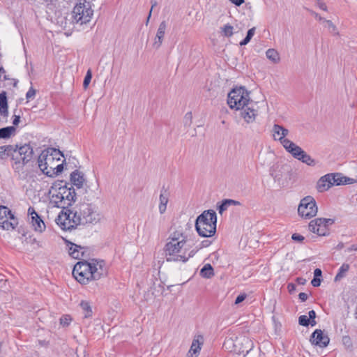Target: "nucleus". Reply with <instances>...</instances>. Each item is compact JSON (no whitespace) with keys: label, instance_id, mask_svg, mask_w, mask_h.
Segmentation results:
<instances>
[{"label":"nucleus","instance_id":"nucleus-1","mask_svg":"<svg viewBox=\"0 0 357 357\" xmlns=\"http://www.w3.org/2000/svg\"><path fill=\"white\" fill-rule=\"evenodd\" d=\"M164 251L167 261L181 262H186L196 252L188 247L187 235L181 227L169 234Z\"/></svg>","mask_w":357,"mask_h":357},{"label":"nucleus","instance_id":"nucleus-2","mask_svg":"<svg viewBox=\"0 0 357 357\" xmlns=\"http://www.w3.org/2000/svg\"><path fill=\"white\" fill-rule=\"evenodd\" d=\"M227 104L231 109L241 110V116L248 123L255 121L257 104L250 100V92L244 86L236 87L229 93Z\"/></svg>","mask_w":357,"mask_h":357},{"label":"nucleus","instance_id":"nucleus-3","mask_svg":"<svg viewBox=\"0 0 357 357\" xmlns=\"http://www.w3.org/2000/svg\"><path fill=\"white\" fill-rule=\"evenodd\" d=\"M107 274L102 261L77 262L73 270V275L81 284H86L90 280H97Z\"/></svg>","mask_w":357,"mask_h":357},{"label":"nucleus","instance_id":"nucleus-4","mask_svg":"<svg viewBox=\"0 0 357 357\" xmlns=\"http://www.w3.org/2000/svg\"><path fill=\"white\" fill-rule=\"evenodd\" d=\"M217 215L213 210L204 211L195 222V228L199 236L211 237L216 232Z\"/></svg>","mask_w":357,"mask_h":357},{"label":"nucleus","instance_id":"nucleus-5","mask_svg":"<svg viewBox=\"0 0 357 357\" xmlns=\"http://www.w3.org/2000/svg\"><path fill=\"white\" fill-rule=\"evenodd\" d=\"M61 157H63V155L59 150L54 148L46 149L38 156V167L44 174L52 177L54 174V166Z\"/></svg>","mask_w":357,"mask_h":357},{"label":"nucleus","instance_id":"nucleus-6","mask_svg":"<svg viewBox=\"0 0 357 357\" xmlns=\"http://www.w3.org/2000/svg\"><path fill=\"white\" fill-rule=\"evenodd\" d=\"M93 15L91 3L86 0L77 2L71 12L72 22L80 26L89 24Z\"/></svg>","mask_w":357,"mask_h":357},{"label":"nucleus","instance_id":"nucleus-7","mask_svg":"<svg viewBox=\"0 0 357 357\" xmlns=\"http://www.w3.org/2000/svg\"><path fill=\"white\" fill-rule=\"evenodd\" d=\"M33 153V149L28 144L20 146H13V151L12 153L13 163L12 166L14 170L18 173L22 172L24 166L31 160Z\"/></svg>","mask_w":357,"mask_h":357},{"label":"nucleus","instance_id":"nucleus-8","mask_svg":"<svg viewBox=\"0 0 357 357\" xmlns=\"http://www.w3.org/2000/svg\"><path fill=\"white\" fill-rule=\"evenodd\" d=\"M75 209L77 215H78L79 225H95L101 219V215L98 211L97 207L91 204L82 203L75 207Z\"/></svg>","mask_w":357,"mask_h":357},{"label":"nucleus","instance_id":"nucleus-9","mask_svg":"<svg viewBox=\"0 0 357 357\" xmlns=\"http://www.w3.org/2000/svg\"><path fill=\"white\" fill-rule=\"evenodd\" d=\"M356 182V180L349 177L344 176L340 173L328 174L321 176L317 183V190L319 192L328 190L333 185L351 184Z\"/></svg>","mask_w":357,"mask_h":357},{"label":"nucleus","instance_id":"nucleus-10","mask_svg":"<svg viewBox=\"0 0 357 357\" xmlns=\"http://www.w3.org/2000/svg\"><path fill=\"white\" fill-rule=\"evenodd\" d=\"M77 216L75 208L72 210L66 208L58 215L56 222L62 229L71 230L79 225Z\"/></svg>","mask_w":357,"mask_h":357},{"label":"nucleus","instance_id":"nucleus-11","mask_svg":"<svg viewBox=\"0 0 357 357\" xmlns=\"http://www.w3.org/2000/svg\"><path fill=\"white\" fill-rule=\"evenodd\" d=\"M318 208L314 199L310 196L302 199L298 208L299 215L310 219L317 213Z\"/></svg>","mask_w":357,"mask_h":357},{"label":"nucleus","instance_id":"nucleus-12","mask_svg":"<svg viewBox=\"0 0 357 357\" xmlns=\"http://www.w3.org/2000/svg\"><path fill=\"white\" fill-rule=\"evenodd\" d=\"M334 220L331 218H316L309 224V229L319 236H326L328 233V225H332Z\"/></svg>","mask_w":357,"mask_h":357},{"label":"nucleus","instance_id":"nucleus-13","mask_svg":"<svg viewBox=\"0 0 357 357\" xmlns=\"http://www.w3.org/2000/svg\"><path fill=\"white\" fill-rule=\"evenodd\" d=\"M289 132L288 129L279 124H274L272 128L274 140L279 141L283 147L291 141L286 138Z\"/></svg>","mask_w":357,"mask_h":357},{"label":"nucleus","instance_id":"nucleus-14","mask_svg":"<svg viewBox=\"0 0 357 357\" xmlns=\"http://www.w3.org/2000/svg\"><path fill=\"white\" fill-rule=\"evenodd\" d=\"M310 342L312 344L324 348L328 345L330 338L327 335H324L321 330L317 329L312 333L310 337Z\"/></svg>","mask_w":357,"mask_h":357},{"label":"nucleus","instance_id":"nucleus-15","mask_svg":"<svg viewBox=\"0 0 357 357\" xmlns=\"http://www.w3.org/2000/svg\"><path fill=\"white\" fill-rule=\"evenodd\" d=\"M59 193L64 198L66 208L75 201L76 193L73 188H68L66 185H61L59 187Z\"/></svg>","mask_w":357,"mask_h":357},{"label":"nucleus","instance_id":"nucleus-16","mask_svg":"<svg viewBox=\"0 0 357 357\" xmlns=\"http://www.w3.org/2000/svg\"><path fill=\"white\" fill-rule=\"evenodd\" d=\"M28 214L31 216V224L34 230L42 232L45 229V225L33 207L29 208Z\"/></svg>","mask_w":357,"mask_h":357},{"label":"nucleus","instance_id":"nucleus-17","mask_svg":"<svg viewBox=\"0 0 357 357\" xmlns=\"http://www.w3.org/2000/svg\"><path fill=\"white\" fill-rule=\"evenodd\" d=\"M51 195L50 202L54 204V206L66 209L64 198L62 197L61 193H59V188L52 187L50 190Z\"/></svg>","mask_w":357,"mask_h":357},{"label":"nucleus","instance_id":"nucleus-18","mask_svg":"<svg viewBox=\"0 0 357 357\" xmlns=\"http://www.w3.org/2000/svg\"><path fill=\"white\" fill-rule=\"evenodd\" d=\"M167 29V24L165 21L162 22L158 29L155 41L153 44V46L155 49H158L162 45V40L165 33V30Z\"/></svg>","mask_w":357,"mask_h":357},{"label":"nucleus","instance_id":"nucleus-19","mask_svg":"<svg viewBox=\"0 0 357 357\" xmlns=\"http://www.w3.org/2000/svg\"><path fill=\"white\" fill-rule=\"evenodd\" d=\"M284 149L296 159L299 160L304 151L293 142L290 141Z\"/></svg>","mask_w":357,"mask_h":357},{"label":"nucleus","instance_id":"nucleus-20","mask_svg":"<svg viewBox=\"0 0 357 357\" xmlns=\"http://www.w3.org/2000/svg\"><path fill=\"white\" fill-rule=\"evenodd\" d=\"M169 192L167 190L162 188L160 195L159 211L160 214H163L167 209V205L169 202Z\"/></svg>","mask_w":357,"mask_h":357},{"label":"nucleus","instance_id":"nucleus-21","mask_svg":"<svg viewBox=\"0 0 357 357\" xmlns=\"http://www.w3.org/2000/svg\"><path fill=\"white\" fill-rule=\"evenodd\" d=\"M17 225V220L13 214L7 218V220H2L0 222V227L3 229L10 230L14 229Z\"/></svg>","mask_w":357,"mask_h":357},{"label":"nucleus","instance_id":"nucleus-22","mask_svg":"<svg viewBox=\"0 0 357 357\" xmlns=\"http://www.w3.org/2000/svg\"><path fill=\"white\" fill-rule=\"evenodd\" d=\"M241 203L238 201L226 199L222 201V202L219 204L217 209L218 213L222 215L227 208L231 206H238Z\"/></svg>","mask_w":357,"mask_h":357},{"label":"nucleus","instance_id":"nucleus-23","mask_svg":"<svg viewBox=\"0 0 357 357\" xmlns=\"http://www.w3.org/2000/svg\"><path fill=\"white\" fill-rule=\"evenodd\" d=\"M83 248L74 243H70L68 246L69 255L74 259H80L83 255Z\"/></svg>","mask_w":357,"mask_h":357},{"label":"nucleus","instance_id":"nucleus-24","mask_svg":"<svg viewBox=\"0 0 357 357\" xmlns=\"http://www.w3.org/2000/svg\"><path fill=\"white\" fill-rule=\"evenodd\" d=\"M70 181L72 183L78 188H82L84 178L83 174L77 170L74 171L70 175Z\"/></svg>","mask_w":357,"mask_h":357},{"label":"nucleus","instance_id":"nucleus-25","mask_svg":"<svg viewBox=\"0 0 357 357\" xmlns=\"http://www.w3.org/2000/svg\"><path fill=\"white\" fill-rule=\"evenodd\" d=\"M8 113L6 93L3 91L0 93V114L4 116H6Z\"/></svg>","mask_w":357,"mask_h":357},{"label":"nucleus","instance_id":"nucleus-26","mask_svg":"<svg viewBox=\"0 0 357 357\" xmlns=\"http://www.w3.org/2000/svg\"><path fill=\"white\" fill-rule=\"evenodd\" d=\"M13 151V146L6 145L0 146V159H5L8 157L12 158V153Z\"/></svg>","mask_w":357,"mask_h":357},{"label":"nucleus","instance_id":"nucleus-27","mask_svg":"<svg viewBox=\"0 0 357 357\" xmlns=\"http://www.w3.org/2000/svg\"><path fill=\"white\" fill-rule=\"evenodd\" d=\"M200 275L205 278H211L214 275L212 266L210 264H205L200 271Z\"/></svg>","mask_w":357,"mask_h":357},{"label":"nucleus","instance_id":"nucleus-28","mask_svg":"<svg viewBox=\"0 0 357 357\" xmlns=\"http://www.w3.org/2000/svg\"><path fill=\"white\" fill-rule=\"evenodd\" d=\"M266 57L274 63H278L280 61V56L278 52L274 49H268L266 52Z\"/></svg>","mask_w":357,"mask_h":357},{"label":"nucleus","instance_id":"nucleus-29","mask_svg":"<svg viewBox=\"0 0 357 357\" xmlns=\"http://www.w3.org/2000/svg\"><path fill=\"white\" fill-rule=\"evenodd\" d=\"M80 307L82 308L84 318H89L92 315V309L89 302L82 301L79 304Z\"/></svg>","mask_w":357,"mask_h":357},{"label":"nucleus","instance_id":"nucleus-30","mask_svg":"<svg viewBox=\"0 0 357 357\" xmlns=\"http://www.w3.org/2000/svg\"><path fill=\"white\" fill-rule=\"evenodd\" d=\"M199 339L202 340V337L199 336L197 339L193 340L189 352H192L194 354L196 355L199 353V351L201 349V344H202Z\"/></svg>","mask_w":357,"mask_h":357},{"label":"nucleus","instance_id":"nucleus-31","mask_svg":"<svg viewBox=\"0 0 357 357\" xmlns=\"http://www.w3.org/2000/svg\"><path fill=\"white\" fill-rule=\"evenodd\" d=\"M15 131L13 126H8L0 129V138L6 139L9 138L12 134Z\"/></svg>","mask_w":357,"mask_h":357},{"label":"nucleus","instance_id":"nucleus-32","mask_svg":"<svg viewBox=\"0 0 357 357\" xmlns=\"http://www.w3.org/2000/svg\"><path fill=\"white\" fill-rule=\"evenodd\" d=\"M349 265L348 264H343L339 268L338 273H337L335 281L340 280L342 278L345 277L347 273L349 270Z\"/></svg>","mask_w":357,"mask_h":357},{"label":"nucleus","instance_id":"nucleus-33","mask_svg":"<svg viewBox=\"0 0 357 357\" xmlns=\"http://www.w3.org/2000/svg\"><path fill=\"white\" fill-rule=\"evenodd\" d=\"M298 160L302 161L303 163H305L309 166H314L316 165V161L305 151L303 153Z\"/></svg>","mask_w":357,"mask_h":357},{"label":"nucleus","instance_id":"nucleus-34","mask_svg":"<svg viewBox=\"0 0 357 357\" xmlns=\"http://www.w3.org/2000/svg\"><path fill=\"white\" fill-rule=\"evenodd\" d=\"M220 33L225 37H231L234 34V27L227 24L220 28Z\"/></svg>","mask_w":357,"mask_h":357},{"label":"nucleus","instance_id":"nucleus-35","mask_svg":"<svg viewBox=\"0 0 357 357\" xmlns=\"http://www.w3.org/2000/svg\"><path fill=\"white\" fill-rule=\"evenodd\" d=\"M11 211L6 206H0V222L11 215Z\"/></svg>","mask_w":357,"mask_h":357},{"label":"nucleus","instance_id":"nucleus-36","mask_svg":"<svg viewBox=\"0 0 357 357\" xmlns=\"http://www.w3.org/2000/svg\"><path fill=\"white\" fill-rule=\"evenodd\" d=\"M91 78H92L91 70L90 69H89L86 72V74L85 75V77H84V79L83 82V87L84 89H86L89 86V84L91 82Z\"/></svg>","mask_w":357,"mask_h":357},{"label":"nucleus","instance_id":"nucleus-37","mask_svg":"<svg viewBox=\"0 0 357 357\" xmlns=\"http://www.w3.org/2000/svg\"><path fill=\"white\" fill-rule=\"evenodd\" d=\"M298 323L303 326L311 325V321L306 315H301L298 317Z\"/></svg>","mask_w":357,"mask_h":357},{"label":"nucleus","instance_id":"nucleus-38","mask_svg":"<svg viewBox=\"0 0 357 357\" xmlns=\"http://www.w3.org/2000/svg\"><path fill=\"white\" fill-rule=\"evenodd\" d=\"M307 317L311 321L312 326H314L317 324V322L315 321L316 312L314 310L309 311Z\"/></svg>","mask_w":357,"mask_h":357},{"label":"nucleus","instance_id":"nucleus-39","mask_svg":"<svg viewBox=\"0 0 357 357\" xmlns=\"http://www.w3.org/2000/svg\"><path fill=\"white\" fill-rule=\"evenodd\" d=\"M36 93V91L33 87H31L26 94V98L28 100H33L35 98Z\"/></svg>","mask_w":357,"mask_h":357},{"label":"nucleus","instance_id":"nucleus-40","mask_svg":"<svg viewBox=\"0 0 357 357\" xmlns=\"http://www.w3.org/2000/svg\"><path fill=\"white\" fill-rule=\"evenodd\" d=\"M315 6L322 10H324V11L328 10L326 4L324 2H323L321 0H315Z\"/></svg>","mask_w":357,"mask_h":357},{"label":"nucleus","instance_id":"nucleus-41","mask_svg":"<svg viewBox=\"0 0 357 357\" xmlns=\"http://www.w3.org/2000/svg\"><path fill=\"white\" fill-rule=\"evenodd\" d=\"M70 321H71V319H70V317L68 315H66L64 317H62L60 319V323L63 326H68L69 324L70 323Z\"/></svg>","mask_w":357,"mask_h":357},{"label":"nucleus","instance_id":"nucleus-42","mask_svg":"<svg viewBox=\"0 0 357 357\" xmlns=\"http://www.w3.org/2000/svg\"><path fill=\"white\" fill-rule=\"evenodd\" d=\"M54 176L58 175L59 173H61L63 169V163L57 164L56 163L54 166Z\"/></svg>","mask_w":357,"mask_h":357},{"label":"nucleus","instance_id":"nucleus-43","mask_svg":"<svg viewBox=\"0 0 357 357\" xmlns=\"http://www.w3.org/2000/svg\"><path fill=\"white\" fill-rule=\"evenodd\" d=\"M324 22L326 23V26L328 27L330 31L333 32L336 30V26L331 20H324Z\"/></svg>","mask_w":357,"mask_h":357},{"label":"nucleus","instance_id":"nucleus-44","mask_svg":"<svg viewBox=\"0 0 357 357\" xmlns=\"http://www.w3.org/2000/svg\"><path fill=\"white\" fill-rule=\"evenodd\" d=\"M291 238L294 241H296V242H298V243H302L304 241V239H305L303 236H302V235H301L299 234H297V233L293 234L292 236H291Z\"/></svg>","mask_w":357,"mask_h":357},{"label":"nucleus","instance_id":"nucleus-45","mask_svg":"<svg viewBox=\"0 0 357 357\" xmlns=\"http://www.w3.org/2000/svg\"><path fill=\"white\" fill-rule=\"evenodd\" d=\"M309 12L314 17L315 19H317V20L319 21H321V22H324V18H323L322 17H321L318 13H317L316 12L312 10H309Z\"/></svg>","mask_w":357,"mask_h":357},{"label":"nucleus","instance_id":"nucleus-46","mask_svg":"<svg viewBox=\"0 0 357 357\" xmlns=\"http://www.w3.org/2000/svg\"><path fill=\"white\" fill-rule=\"evenodd\" d=\"M245 298H246V294H245L238 295L236 298L235 304L241 303L245 299Z\"/></svg>","mask_w":357,"mask_h":357},{"label":"nucleus","instance_id":"nucleus-47","mask_svg":"<svg viewBox=\"0 0 357 357\" xmlns=\"http://www.w3.org/2000/svg\"><path fill=\"white\" fill-rule=\"evenodd\" d=\"M311 284L313 287H319L321 284V279L320 278H314L311 281Z\"/></svg>","mask_w":357,"mask_h":357},{"label":"nucleus","instance_id":"nucleus-48","mask_svg":"<svg viewBox=\"0 0 357 357\" xmlns=\"http://www.w3.org/2000/svg\"><path fill=\"white\" fill-rule=\"evenodd\" d=\"M255 33V28L252 27L250 29H249L247 32L246 38H248L249 40H251L252 36H254Z\"/></svg>","mask_w":357,"mask_h":357},{"label":"nucleus","instance_id":"nucleus-49","mask_svg":"<svg viewBox=\"0 0 357 357\" xmlns=\"http://www.w3.org/2000/svg\"><path fill=\"white\" fill-rule=\"evenodd\" d=\"M353 251H357V245L356 244H354V245L348 247L345 250V252H351Z\"/></svg>","mask_w":357,"mask_h":357},{"label":"nucleus","instance_id":"nucleus-50","mask_svg":"<svg viewBox=\"0 0 357 357\" xmlns=\"http://www.w3.org/2000/svg\"><path fill=\"white\" fill-rule=\"evenodd\" d=\"M321 270L319 268H316L314 271V278H321Z\"/></svg>","mask_w":357,"mask_h":357},{"label":"nucleus","instance_id":"nucleus-51","mask_svg":"<svg viewBox=\"0 0 357 357\" xmlns=\"http://www.w3.org/2000/svg\"><path fill=\"white\" fill-rule=\"evenodd\" d=\"M299 299L301 301H305L307 299V295L305 293L301 292L298 294Z\"/></svg>","mask_w":357,"mask_h":357},{"label":"nucleus","instance_id":"nucleus-52","mask_svg":"<svg viewBox=\"0 0 357 357\" xmlns=\"http://www.w3.org/2000/svg\"><path fill=\"white\" fill-rule=\"evenodd\" d=\"M151 10H150V13H149V17H148V19H147V22H149V18H150V17H151V12H152L153 8L155 6H157V1H156L155 0H151Z\"/></svg>","mask_w":357,"mask_h":357},{"label":"nucleus","instance_id":"nucleus-53","mask_svg":"<svg viewBox=\"0 0 357 357\" xmlns=\"http://www.w3.org/2000/svg\"><path fill=\"white\" fill-rule=\"evenodd\" d=\"M232 3L235 4L237 6H240L241 4L244 3V0H229Z\"/></svg>","mask_w":357,"mask_h":357},{"label":"nucleus","instance_id":"nucleus-54","mask_svg":"<svg viewBox=\"0 0 357 357\" xmlns=\"http://www.w3.org/2000/svg\"><path fill=\"white\" fill-rule=\"evenodd\" d=\"M185 119L186 121V123L188 121H189V123L190 124L191 123V121H192V113L191 112H188L185 114Z\"/></svg>","mask_w":357,"mask_h":357},{"label":"nucleus","instance_id":"nucleus-55","mask_svg":"<svg viewBox=\"0 0 357 357\" xmlns=\"http://www.w3.org/2000/svg\"><path fill=\"white\" fill-rule=\"evenodd\" d=\"M20 116L15 115V118L13 119V125H15V126L18 125V123H20Z\"/></svg>","mask_w":357,"mask_h":357},{"label":"nucleus","instance_id":"nucleus-56","mask_svg":"<svg viewBox=\"0 0 357 357\" xmlns=\"http://www.w3.org/2000/svg\"><path fill=\"white\" fill-rule=\"evenodd\" d=\"M250 41V40L248 39V38H245L241 43H240V45L242 46V45H247L249 42Z\"/></svg>","mask_w":357,"mask_h":357},{"label":"nucleus","instance_id":"nucleus-57","mask_svg":"<svg viewBox=\"0 0 357 357\" xmlns=\"http://www.w3.org/2000/svg\"><path fill=\"white\" fill-rule=\"evenodd\" d=\"M250 41V40L248 39V38H245L241 43H240V45L242 46V45H247L249 42Z\"/></svg>","mask_w":357,"mask_h":357},{"label":"nucleus","instance_id":"nucleus-58","mask_svg":"<svg viewBox=\"0 0 357 357\" xmlns=\"http://www.w3.org/2000/svg\"><path fill=\"white\" fill-rule=\"evenodd\" d=\"M344 248V244L342 242L339 243L337 246H336V249L340 250H342Z\"/></svg>","mask_w":357,"mask_h":357},{"label":"nucleus","instance_id":"nucleus-59","mask_svg":"<svg viewBox=\"0 0 357 357\" xmlns=\"http://www.w3.org/2000/svg\"><path fill=\"white\" fill-rule=\"evenodd\" d=\"M288 289L290 292L293 291L295 289V285L294 284H289Z\"/></svg>","mask_w":357,"mask_h":357},{"label":"nucleus","instance_id":"nucleus-60","mask_svg":"<svg viewBox=\"0 0 357 357\" xmlns=\"http://www.w3.org/2000/svg\"><path fill=\"white\" fill-rule=\"evenodd\" d=\"M202 243H203V246L206 247L211 244V242L208 241H204L202 242Z\"/></svg>","mask_w":357,"mask_h":357},{"label":"nucleus","instance_id":"nucleus-61","mask_svg":"<svg viewBox=\"0 0 357 357\" xmlns=\"http://www.w3.org/2000/svg\"><path fill=\"white\" fill-rule=\"evenodd\" d=\"M298 282H301V283H303V282H302V280H303V279H302V278H298Z\"/></svg>","mask_w":357,"mask_h":357},{"label":"nucleus","instance_id":"nucleus-62","mask_svg":"<svg viewBox=\"0 0 357 357\" xmlns=\"http://www.w3.org/2000/svg\"><path fill=\"white\" fill-rule=\"evenodd\" d=\"M355 317L357 319V307H356V312H355Z\"/></svg>","mask_w":357,"mask_h":357},{"label":"nucleus","instance_id":"nucleus-63","mask_svg":"<svg viewBox=\"0 0 357 357\" xmlns=\"http://www.w3.org/2000/svg\"><path fill=\"white\" fill-rule=\"evenodd\" d=\"M244 340H245L246 342H248V343H249V342H250V341H249L248 339H245Z\"/></svg>","mask_w":357,"mask_h":357}]
</instances>
